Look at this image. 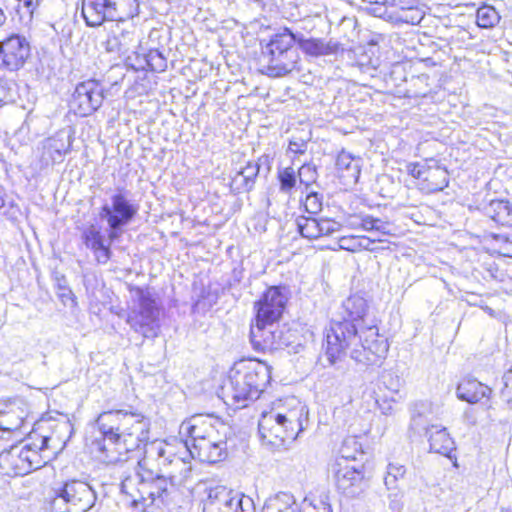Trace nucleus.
I'll use <instances>...</instances> for the list:
<instances>
[{"label": "nucleus", "instance_id": "obj_46", "mask_svg": "<svg viewBox=\"0 0 512 512\" xmlns=\"http://www.w3.org/2000/svg\"><path fill=\"white\" fill-rule=\"evenodd\" d=\"M318 224L320 237L332 235L333 233L340 231L342 227L339 222L329 218L318 219Z\"/></svg>", "mask_w": 512, "mask_h": 512}, {"label": "nucleus", "instance_id": "obj_8", "mask_svg": "<svg viewBox=\"0 0 512 512\" xmlns=\"http://www.w3.org/2000/svg\"><path fill=\"white\" fill-rule=\"evenodd\" d=\"M31 443L14 445L0 453V470L7 476H23L44 466L48 457L42 453L49 448L50 436L36 432L29 436Z\"/></svg>", "mask_w": 512, "mask_h": 512}, {"label": "nucleus", "instance_id": "obj_17", "mask_svg": "<svg viewBox=\"0 0 512 512\" xmlns=\"http://www.w3.org/2000/svg\"><path fill=\"white\" fill-rule=\"evenodd\" d=\"M279 326L276 322L263 321L256 319V323L250 329V341L252 347L261 352H272L277 350V335Z\"/></svg>", "mask_w": 512, "mask_h": 512}, {"label": "nucleus", "instance_id": "obj_24", "mask_svg": "<svg viewBox=\"0 0 512 512\" xmlns=\"http://www.w3.org/2000/svg\"><path fill=\"white\" fill-rule=\"evenodd\" d=\"M285 52L279 55L269 56L266 59H263V61L266 62L265 73L270 77H283L286 76L293 71H299V61L300 56L298 51L296 50V57L293 60H288V57L286 58Z\"/></svg>", "mask_w": 512, "mask_h": 512}, {"label": "nucleus", "instance_id": "obj_42", "mask_svg": "<svg viewBox=\"0 0 512 512\" xmlns=\"http://www.w3.org/2000/svg\"><path fill=\"white\" fill-rule=\"evenodd\" d=\"M143 60L147 68L154 72H163L167 68V59L158 49H151L144 55Z\"/></svg>", "mask_w": 512, "mask_h": 512}, {"label": "nucleus", "instance_id": "obj_35", "mask_svg": "<svg viewBox=\"0 0 512 512\" xmlns=\"http://www.w3.org/2000/svg\"><path fill=\"white\" fill-rule=\"evenodd\" d=\"M112 6L115 8L113 21L122 22L133 18L138 14V0H112Z\"/></svg>", "mask_w": 512, "mask_h": 512}, {"label": "nucleus", "instance_id": "obj_4", "mask_svg": "<svg viewBox=\"0 0 512 512\" xmlns=\"http://www.w3.org/2000/svg\"><path fill=\"white\" fill-rule=\"evenodd\" d=\"M227 427L213 415H194L180 425V435L193 458L201 462L217 463L225 459Z\"/></svg>", "mask_w": 512, "mask_h": 512}, {"label": "nucleus", "instance_id": "obj_49", "mask_svg": "<svg viewBox=\"0 0 512 512\" xmlns=\"http://www.w3.org/2000/svg\"><path fill=\"white\" fill-rule=\"evenodd\" d=\"M358 244V236L350 235V236H342L338 239L336 246L333 247V250L342 249L350 252L359 251L360 246Z\"/></svg>", "mask_w": 512, "mask_h": 512}, {"label": "nucleus", "instance_id": "obj_30", "mask_svg": "<svg viewBox=\"0 0 512 512\" xmlns=\"http://www.w3.org/2000/svg\"><path fill=\"white\" fill-rule=\"evenodd\" d=\"M424 16V10L418 5L405 6L402 4H395L388 20L410 25H418L423 20Z\"/></svg>", "mask_w": 512, "mask_h": 512}, {"label": "nucleus", "instance_id": "obj_28", "mask_svg": "<svg viewBox=\"0 0 512 512\" xmlns=\"http://www.w3.org/2000/svg\"><path fill=\"white\" fill-rule=\"evenodd\" d=\"M449 184L448 171L440 166L428 167L426 176L419 183L420 189L427 193H436L445 189Z\"/></svg>", "mask_w": 512, "mask_h": 512}, {"label": "nucleus", "instance_id": "obj_31", "mask_svg": "<svg viewBox=\"0 0 512 512\" xmlns=\"http://www.w3.org/2000/svg\"><path fill=\"white\" fill-rule=\"evenodd\" d=\"M277 337V350L286 349L289 354H298L304 350L303 337L297 330L286 326L279 327Z\"/></svg>", "mask_w": 512, "mask_h": 512}, {"label": "nucleus", "instance_id": "obj_43", "mask_svg": "<svg viewBox=\"0 0 512 512\" xmlns=\"http://www.w3.org/2000/svg\"><path fill=\"white\" fill-rule=\"evenodd\" d=\"M299 186H305L307 190L310 185L316 182L318 173L316 166L310 163L303 164L297 172Z\"/></svg>", "mask_w": 512, "mask_h": 512}, {"label": "nucleus", "instance_id": "obj_63", "mask_svg": "<svg viewBox=\"0 0 512 512\" xmlns=\"http://www.w3.org/2000/svg\"><path fill=\"white\" fill-rule=\"evenodd\" d=\"M504 512H512V509H507Z\"/></svg>", "mask_w": 512, "mask_h": 512}, {"label": "nucleus", "instance_id": "obj_20", "mask_svg": "<svg viewBox=\"0 0 512 512\" xmlns=\"http://www.w3.org/2000/svg\"><path fill=\"white\" fill-rule=\"evenodd\" d=\"M115 9L112 0H82L81 13L90 27H96L105 21H113Z\"/></svg>", "mask_w": 512, "mask_h": 512}, {"label": "nucleus", "instance_id": "obj_48", "mask_svg": "<svg viewBox=\"0 0 512 512\" xmlns=\"http://www.w3.org/2000/svg\"><path fill=\"white\" fill-rule=\"evenodd\" d=\"M504 388L501 391V399L508 409L512 410V367L504 374Z\"/></svg>", "mask_w": 512, "mask_h": 512}, {"label": "nucleus", "instance_id": "obj_29", "mask_svg": "<svg viewBox=\"0 0 512 512\" xmlns=\"http://www.w3.org/2000/svg\"><path fill=\"white\" fill-rule=\"evenodd\" d=\"M360 158L353 157L346 151H341L336 159V168L340 177L347 182L356 183L360 176Z\"/></svg>", "mask_w": 512, "mask_h": 512}, {"label": "nucleus", "instance_id": "obj_62", "mask_svg": "<svg viewBox=\"0 0 512 512\" xmlns=\"http://www.w3.org/2000/svg\"><path fill=\"white\" fill-rule=\"evenodd\" d=\"M60 426L65 429L69 428V424L67 422H63L62 424H60Z\"/></svg>", "mask_w": 512, "mask_h": 512}, {"label": "nucleus", "instance_id": "obj_26", "mask_svg": "<svg viewBox=\"0 0 512 512\" xmlns=\"http://www.w3.org/2000/svg\"><path fill=\"white\" fill-rule=\"evenodd\" d=\"M492 390L476 379H463L457 386V397L468 403H477L484 397H489Z\"/></svg>", "mask_w": 512, "mask_h": 512}, {"label": "nucleus", "instance_id": "obj_27", "mask_svg": "<svg viewBox=\"0 0 512 512\" xmlns=\"http://www.w3.org/2000/svg\"><path fill=\"white\" fill-rule=\"evenodd\" d=\"M298 45L307 55L318 57L336 54L339 50V43L332 40L325 41L319 38H305L299 33Z\"/></svg>", "mask_w": 512, "mask_h": 512}, {"label": "nucleus", "instance_id": "obj_60", "mask_svg": "<svg viewBox=\"0 0 512 512\" xmlns=\"http://www.w3.org/2000/svg\"><path fill=\"white\" fill-rule=\"evenodd\" d=\"M420 420H421V416L420 415L418 417H414L412 419L413 425H415V426L419 425Z\"/></svg>", "mask_w": 512, "mask_h": 512}, {"label": "nucleus", "instance_id": "obj_44", "mask_svg": "<svg viewBox=\"0 0 512 512\" xmlns=\"http://www.w3.org/2000/svg\"><path fill=\"white\" fill-rule=\"evenodd\" d=\"M19 2L17 13L20 19L26 23L33 18V12L39 4V0H17Z\"/></svg>", "mask_w": 512, "mask_h": 512}, {"label": "nucleus", "instance_id": "obj_34", "mask_svg": "<svg viewBox=\"0 0 512 512\" xmlns=\"http://www.w3.org/2000/svg\"><path fill=\"white\" fill-rule=\"evenodd\" d=\"M487 214L501 225L511 221L512 208L507 200H492L487 208Z\"/></svg>", "mask_w": 512, "mask_h": 512}, {"label": "nucleus", "instance_id": "obj_22", "mask_svg": "<svg viewBox=\"0 0 512 512\" xmlns=\"http://www.w3.org/2000/svg\"><path fill=\"white\" fill-rule=\"evenodd\" d=\"M425 434L428 436L430 450L439 453L448 458H452V452L455 450V442L450 437L444 427L432 425L425 428Z\"/></svg>", "mask_w": 512, "mask_h": 512}, {"label": "nucleus", "instance_id": "obj_37", "mask_svg": "<svg viewBox=\"0 0 512 512\" xmlns=\"http://www.w3.org/2000/svg\"><path fill=\"white\" fill-rule=\"evenodd\" d=\"M318 218L299 216L296 219L297 230L300 235L307 239L320 238V232L318 230Z\"/></svg>", "mask_w": 512, "mask_h": 512}, {"label": "nucleus", "instance_id": "obj_6", "mask_svg": "<svg viewBox=\"0 0 512 512\" xmlns=\"http://www.w3.org/2000/svg\"><path fill=\"white\" fill-rule=\"evenodd\" d=\"M175 476L168 477L149 468H137L121 483V491L130 497V503L137 512H145L151 506L161 508L172 502L175 492Z\"/></svg>", "mask_w": 512, "mask_h": 512}, {"label": "nucleus", "instance_id": "obj_14", "mask_svg": "<svg viewBox=\"0 0 512 512\" xmlns=\"http://www.w3.org/2000/svg\"><path fill=\"white\" fill-rule=\"evenodd\" d=\"M334 479L338 491L347 497H356L365 487L363 467L351 466L347 462L335 463Z\"/></svg>", "mask_w": 512, "mask_h": 512}, {"label": "nucleus", "instance_id": "obj_57", "mask_svg": "<svg viewBox=\"0 0 512 512\" xmlns=\"http://www.w3.org/2000/svg\"><path fill=\"white\" fill-rule=\"evenodd\" d=\"M375 220H377V223L374 225L376 227H374L375 231H378L382 234H389L390 231H389V224L387 222H384L382 221L381 219L379 218H375Z\"/></svg>", "mask_w": 512, "mask_h": 512}, {"label": "nucleus", "instance_id": "obj_40", "mask_svg": "<svg viewBox=\"0 0 512 512\" xmlns=\"http://www.w3.org/2000/svg\"><path fill=\"white\" fill-rule=\"evenodd\" d=\"M500 21V15L490 5H483L477 10V25L481 28H492Z\"/></svg>", "mask_w": 512, "mask_h": 512}, {"label": "nucleus", "instance_id": "obj_55", "mask_svg": "<svg viewBox=\"0 0 512 512\" xmlns=\"http://www.w3.org/2000/svg\"><path fill=\"white\" fill-rule=\"evenodd\" d=\"M58 288L60 290L59 297L64 301V299H71L72 298V291L69 289L66 285V280L64 277L61 279H58Z\"/></svg>", "mask_w": 512, "mask_h": 512}, {"label": "nucleus", "instance_id": "obj_50", "mask_svg": "<svg viewBox=\"0 0 512 512\" xmlns=\"http://www.w3.org/2000/svg\"><path fill=\"white\" fill-rule=\"evenodd\" d=\"M13 86L14 83L8 80L0 79V106L2 104L14 101Z\"/></svg>", "mask_w": 512, "mask_h": 512}, {"label": "nucleus", "instance_id": "obj_33", "mask_svg": "<svg viewBox=\"0 0 512 512\" xmlns=\"http://www.w3.org/2000/svg\"><path fill=\"white\" fill-rule=\"evenodd\" d=\"M133 41V35L130 31L121 30L119 33L113 31L108 35L104 46L108 52L126 53Z\"/></svg>", "mask_w": 512, "mask_h": 512}, {"label": "nucleus", "instance_id": "obj_7", "mask_svg": "<svg viewBox=\"0 0 512 512\" xmlns=\"http://www.w3.org/2000/svg\"><path fill=\"white\" fill-rule=\"evenodd\" d=\"M271 380V367L263 362L242 363L232 370L221 387L222 398L228 405L243 408L259 398Z\"/></svg>", "mask_w": 512, "mask_h": 512}, {"label": "nucleus", "instance_id": "obj_12", "mask_svg": "<svg viewBox=\"0 0 512 512\" xmlns=\"http://www.w3.org/2000/svg\"><path fill=\"white\" fill-rule=\"evenodd\" d=\"M104 98V85L99 80L88 79L76 85L70 108L80 117L90 116L102 106Z\"/></svg>", "mask_w": 512, "mask_h": 512}, {"label": "nucleus", "instance_id": "obj_18", "mask_svg": "<svg viewBox=\"0 0 512 512\" xmlns=\"http://www.w3.org/2000/svg\"><path fill=\"white\" fill-rule=\"evenodd\" d=\"M343 318L341 321H349L356 324L358 329L366 331L367 326L376 324L374 320L368 319V303L360 295H351L342 304Z\"/></svg>", "mask_w": 512, "mask_h": 512}, {"label": "nucleus", "instance_id": "obj_59", "mask_svg": "<svg viewBox=\"0 0 512 512\" xmlns=\"http://www.w3.org/2000/svg\"><path fill=\"white\" fill-rule=\"evenodd\" d=\"M6 15L4 11L0 8V27L5 23Z\"/></svg>", "mask_w": 512, "mask_h": 512}, {"label": "nucleus", "instance_id": "obj_16", "mask_svg": "<svg viewBox=\"0 0 512 512\" xmlns=\"http://www.w3.org/2000/svg\"><path fill=\"white\" fill-rule=\"evenodd\" d=\"M20 405L21 401L17 398L0 397V438L5 433L16 432L22 428L25 412Z\"/></svg>", "mask_w": 512, "mask_h": 512}, {"label": "nucleus", "instance_id": "obj_52", "mask_svg": "<svg viewBox=\"0 0 512 512\" xmlns=\"http://www.w3.org/2000/svg\"><path fill=\"white\" fill-rule=\"evenodd\" d=\"M496 240L500 243V254L512 258V236L498 235Z\"/></svg>", "mask_w": 512, "mask_h": 512}, {"label": "nucleus", "instance_id": "obj_54", "mask_svg": "<svg viewBox=\"0 0 512 512\" xmlns=\"http://www.w3.org/2000/svg\"><path fill=\"white\" fill-rule=\"evenodd\" d=\"M360 222H359V228H362L366 231H375L374 225L377 223V220H375L374 217L370 215H359Z\"/></svg>", "mask_w": 512, "mask_h": 512}, {"label": "nucleus", "instance_id": "obj_21", "mask_svg": "<svg viewBox=\"0 0 512 512\" xmlns=\"http://www.w3.org/2000/svg\"><path fill=\"white\" fill-rule=\"evenodd\" d=\"M72 145L71 135L65 131H59L43 142L42 160L49 163H60L63 157L70 151Z\"/></svg>", "mask_w": 512, "mask_h": 512}, {"label": "nucleus", "instance_id": "obj_10", "mask_svg": "<svg viewBox=\"0 0 512 512\" xmlns=\"http://www.w3.org/2000/svg\"><path fill=\"white\" fill-rule=\"evenodd\" d=\"M137 299V307L134 308L127 318V323L137 333L145 338H155L159 332V304L154 293L146 288L134 290Z\"/></svg>", "mask_w": 512, "mask_h": 512}, {"label": "nucleus", "instance_id": "obj_25", "mask_svg": "<svg viewBox=\"0 0 512 512\" xmlns=\"http://www.w3.org/2000/svg\"><path fill=\"white\" fill-rule=\"evenodd\" d=\"M260 171L258 162H247L231 180V190L234 193L249 192L253 189Z\"/></svg>", "mask_w": 512, "mask_h": 512}, {"label": "nucleus", "instance_id": "obj_53", "mask_svg": "<svg viewBox=\"0 0 512 512\" xmlns=\"http://www.w3.org/2000/svg\"><path fill=\"white\" fill-rule=\"evenodd\" d=\"M428 167L429 166H427L426 164L410 163L407 165V171L409 175H411L415 179H419L420 182H422L423 178L426 176Z\"/></svg>", "mask_w": 512, "mask_h": 512}, {"label": "nucleus", "instance_id": "obj_19", "mask_svg": "<svg viewBox=\"0 0 512 512\" xmlns=\"http://www.w3.org/2000/svg\"><path fill=\"white\" fill-rule=\"evenodd\" d=\"M299 33H293L290 29L284 28L281 32L274 34L270 41L262 50V58L266 59L269 56L279 55L285 52V57L288 60H293L296 57V49L293 47L294 43L298 44Z\"/></svg>", "mask_w": 512, "mask_h": 512}, {"label": "nucleus", "instance_id": "obj_1", "mask_svg": "<svg viewBox=\"0 0 512 512\" xmlns=\"http://www.w3.org/2000/svg\"><path fill=\"white\" fill-rule=\"evenodd\" d=\"M95 427L97 435L92 441V449L106 464L126 462L145 448L144 457L137 461L141 469L148 468L151 460L156 461L159 467L186 465L176 455L173 445L161 440L148 443L150 420L140 412L125 409L104 411L97 416Z\"/></svg>", "mask_w": 512, "mask_h": 512}, {"label": "nucleus", "instance_id": "obj_56", "mask_svg": "<svg viewBox=\"0 0 512 512\" xmlns=\"http://www.w3.org/2000/svg\"><path fill=\"white\" fill-rule=\"evenodd\" d=\"M377 240L375 239H370L369 237H366V236H358V244L360 246L359 248V251L361 250H368V251H372L373 250V247L372 245L376 242Z\"/></svg>", "mask_w": 512, "mask_h": 512}, {"label": "nucleus", "instance_id": "obj_15", "mask_svg": "<svg viewBox=\"0 0 512 512\" xmlns=\"http://www.w3.org/2000/svg\"><path fill=\"white\" fill-rule=\"evenodd\" d=\"M287 296L280 287H270L256 303V319L258 321L276 322L282 315Z\"/></svg>", "mask_w": 512, "mask_h": 512}, {"label": "nucleus", "instance_id": "obj_41", "mask_svg": "<svg viewBox=\"0 0 512 512\" xmlns=\"http://www.w3.org/2000/svg\"><path fill=\"white\" fill-rule=\"evenodd\" d=\"M406 473L407 469L404 465L393 462L389 463L384 477V485L386 489L399 488L398 481L403 479Z\"/></svg>", "mask_w": 512, "mask_h": 512}, {"label": "nucleus", "instance_id": "obj_2", "mask_svg": "<svg viewBox=\"0 0 512 512\" xmlns=\"http://www.w3.org/2000/svg\"><path fill=\"white\" fill-rule=\"evenodd\" d=\"M323 347L329 365H335L348 353L356 362L380 365L389 350L388 343L379 335L376 324L361 331L356 324L340 320H331L329 328L326 329Z\"/></svg>", "mask_w": 512, "mask_h": 512}, {"label": "nucleus", "instance_id": "obj_13", "mask_svg": "<svg viewBox=\"0 0 512 512\" xmlns=\"http://www.w3.org/2000/svg\"><path fill=\"white\" fill-rule=\"evenodd\" d=\"M31 54L30 42L20 34H11L0 41V67L10 72L24 67Z\"/></svg>", "mask_w": 512, "mask_h": 512}, {"label": "nucleus", "instance_id": "obj_47", "mask_svg": "<svg viewBox=\"0 0 512 512\" xmlns=\"http://www.w3.org/2000/svg\"><path fill=\"white\" fill-rule=\"evenodd\" d=\"M304 207L309 214H317L322 209V195L316 192L308 193L304 202Z\"/></svg>", "mask_w": 512, "mask_h": 512}, {"label": "nucleus", "instance_id": "obj_51", "mask_svg": "<svg viewBox=\"0 0 512 512\" xmlns=\"http://www.w3.org/2000/svg\"><path fill=\"white\" fill-rule=\"evenodd\" d=\"M308 140L301 137H293L289 141L288 152L293 154H304L307 150Z\"/></svg>", "mask_w": 512, "mask_h": 512}, {"label": "nucleus", "instance_id": "obj_32", "mask_svg": "<svg viewBox=\"0 0 512 512\" xmlns=\"http://www.w3.org/2000/svg\"><path fill=\"white\" fill-rule=\"evenodd\" d=\"M299 506L295 497L287 492H279L269 498L262 509V512H298Z\"/></svg>", "mask_w": 512, "mask_h": 512}, {"label": "nucleus", "instance_id": "obj_9", "mask_svg": "<svg viewBox=\"0 0 512 512\" xmlns=\"http://www.w3.org/2000/svg\"><path fill=\"white\" fill-rule=\"evenodd\" d=\"M96 499V492L88 482L71 479L55 490L51 508L54 512H87Z\"/></svg>", "mask_w": 512, "mask_h": 512}, {"label": "nucleus", "instance_id": "obj_23", "mask_svg": "<svg viewBox=\"0 0 512 512\" xmlns=\"http://www.w3.org/2000/svg\"><path fill=\"white\" fill-rule=\"evenodd\" d=\"M298 512H333L329 490L325 486L315 487L305 496Z\"/></svg>", "mask_w": 512, "mask_h": 512}, {"label": "nucleus", "instance_id": "obj_11", "mask_svg": "<svg viewBox=\"0 0 512 512\" xmlns=\"http://www.w3.org/2000/svg\"><path fill=\"white\" fill-rule=\"evenodd\" d=\"M203 512H255L251 497L225 486L209 489Z\"/></svg>", "mask_w": 512, "mask_h": 512}, {"label": "nucleus", "instance_id": "obj_58", "mask_svg": "<svg viewBox=\"0 0 512 512\" xmlns=\"http://www.w3.org/2000/svg\"><path fill=\"white\" fill-rule=\"evenodd\" d=\"M360 218L359 216H355L352 219L349 220V225L352 228H358L359 227Z\"/></svg>", "mask_w": 512, "mask_h": 512}, {"label": "nucleus", "instance_id": "obj_3", "mask_svg": "<svg viewBox=\"0 0 512 512\" xmlns=\"http://www.w3.org/2000/svg\"><path fill=\"white\" fill-rule=\"evenodd\" d=\"M111 203H105L99 212L102 220L108 224V240L102 233L101 227L91 224L82 232V240L90 249L99 264H106L112 255L110 246L122 234V228L129 224L138 212V206L127 199L121 189H118L111 198Z\"/></svg>", "mask_w": 512, "mask_h": 512}, {"label": "nucleus", "instance_id": "obj_36", "mask_svg": "<svg viewBox=\"0 0 512 512\" xmlns=\"http://www.w3.org/2000/svg\"><path fill=\"white\" fill-rule=\"evenodd\" d=\"M279 190L286 195H292L298 185L297 172L292 166L280 168L277 171Z\"/></svg>", "mask_w": 512, "mask_h": 512}, {"label": "nucleus", "instance_id": "obj_5", "mask_svg": "<svg viewBox=\"0 0 512 512\" xmlns=\"http://www.w3.org/2000/svg\"><path fill=\"white\" fill-rule=\"evenodd\" d=\"M307 422V407L297 398L289 397L275 402L269 411L261 413L259 435L264 444L279 448L286 441H294Z\"/></svg>", "mask_w": 512, "mask_h": 512}, {"label": "nucleus", "instance_id": "obj_61", "mask_svg": "<svg viewBox=\"0 0 512 512\" xmlns=\"http://www.w3.org/2000/svg\"><path fill=\"white\" fill-rule=\"evenodd\" d=\"M485 311H486L487 313H489L490 315H493V310H492L491 308L486 307V308H485Z\"/></svg>", "mask_w": 512, "mask_h": 512}, {"label": "nucleus", "instance_id": "obj_38", "mask_svg": "<svg viewBox=\"0 0 512 512\" xmlns=\"http://www.w3.org/2000/svg\"><path fill=\"white\" fill-rule=\"evenodd\" d=\"M367 3L365 9L375 17L389 19L391 11L395 6V0H362Z\"/></svg>", "mask_w": 512, "mask_h": 512}, {"label": "nucleus", "instance_id": "obj_39", "mask_svg": "<svg viewBox=\"0 0 512 512\" xmlns=\"http://www.w3.org/2000/svg\"><path fill=\"white\" fill-rule=\"evenodd\" d=\"M339 453L342 462L356 460L358 455L363 454L362 444L356 436H349L343 440Z\"/></svg>", "mask_w": 512, "mask_h": 512}, {"label": "nucleus", "instance_id": "obj_45", "mask_svg": "<svg viewBox=\"0 0 512 512\" xmlns=\"http://www.w3.org/2000/svg\"><path fill=\"white\" fill-rule=\"evenodd\" d=\"M388 490V507L392 512H401L404 508V493L399 488Z\"/></svg>", "mask_w": 512, "mask_h": 512}]
</instances>
